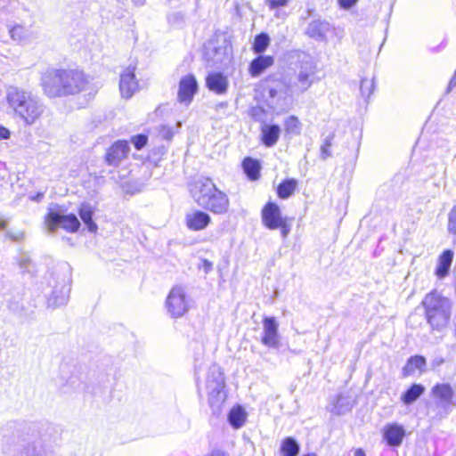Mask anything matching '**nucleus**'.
<instances>
[{
  "label": "nucleus",
  "instance_id": "bf43d9fd",
  "mask_svg": "<svg viewBox=\"0 0 456 456\" xmlns=\"http://www.w3.org/2000/svg\"><path fill=\"white\" fill-rule=\"evenodd\" d=\"M303 456H317L315 453H307L305 455H303Z\"/></svg>",
  "mask_w": 456,
  "mask_h": 456
},
{
  "label": "nucleus",
  "instance_id": "b1692460",
  "mask_svg": "<svg viewBox=\"0 0 456 456\" xmlns=\"http://www.w3.org/2000/svg\"><path fill=\"white\" fill-rule=\"evenodd\" d=\"M330 25L328 21L322 20H314L311 21L306 28V34L318 41H322L330 31Z\"/></svg>",
  "mask_w": 456,
  "mask_h": 456
},
{
  "label": "nucleus",
  "instance_id": "ea45409f",
  "mask_svg": "<svg viewBox=\"0 0 456 456\" xmlns=\"http://www.w3.org/2000/svg\"><path fill=\"white\" fill-rule=\"evenodd\" d=\"M373 90H374L373 79H368V78L362 79L361 85H360V91H361V94L363 97L369 98L370 96V94H372Z\"/></svg>",
  "mask_w": 456,
  "mask_h": 456
},
{
  "label": "nucleus",
  "instance_id": "6e6d98bb",
  "mask_svg": "<svg viewBox=\"0 0 456 456\" xmlns=\"http://www.w3.org/2000/svg\"><path fill=\"white\" fill-rule=\"evenodd\" d=\"M453 326H454L453 335L456 338V316L453 319Z\"/></svg>",
  "mask_w": 456,
  "mask_h": 456
},
{
  "label": "nucleus",
  "instance_id": "a18cd8bd",
  "mask_svg": "<svg viewBox=\"0 0 456 456\" xmlns=\"http://www.w3.org/2000/svg\"><path fill=\"white\" fill-rule=\"evenodd\" d=\"M167 20L169 24L179 27L184 22V15L181 12H175L168 15Z\"/></svg>",
  "mask_w": 456,
  "mask_h": 456
},
{
  "label": "nucleus",
  "instance_id": "393cba45",
  "mask_svg": "<svg viewBox=\"0 0 456 456\" xmlns=\"http://www.w3.org/2000/svg\"><path fill=\"white\" fill-rule=\"evenodd\" d=\"M273 64V58L269 55H259L251 61L248 68L250 75L259 77L266 69Z\"/></svg>",
  "mask_w": 456,
  "mask_h": 456
},
{
  "label": "nucleus",
  "instance_id": "423d86ee",
  "mask_svg": "<svg viewBox=\"0 0 456 456\" xmlns=\"http://www.w3.org/2000/svg\"><path fill=\"white\" fill-rule=\"evenodd\" d=\"M435 400L434 407L428 410L433 420L445 419L456 407V394L449 383H437L430 391Z\"/></svg>",
  "mask_w": 456,
  "mask_h": 456
},
{
  "label": "nucleus",
  "instance_id": "37998d69",
  "mask_svg": "<svg viewBox=\"0 0 456 456\" xmlns=\"http://www.w3.org/2000/svg\"><path fill=\"white\" fill-rule=\"evenodd\" d=\"M4 238L14 242H20L24 240L25 232L21 230H8L4 233Z\"/></svg>",
  "mask_w": 456,
  "mask_h": 456
},
{
  "label": "nucleus",
  "instance_id": "0eeeda50",
  "mask_svg": "<svg viewBox=\"0 0 456 456\" xmlns=\"http://www.w3.org/2000/svg\"><path fill=\"white\" fill-rule=\"evenodd\" d=\"M61 83V87L48 86V92L53 95L75 94L84 90L87 80L82 71L77 69H61L53 77Z\"/></svg>",
  "mask_w": 456,
  "mask_h": 456
},
{
  "label": "nucleus",
  "instance_id": "1a4fd4ad",
  "mask_svg": "<svg viewBox=\"0 0 456 456\" xmlns=\"http://www.w3.org/2000/svg\"><path fill=\"white\" fill-rule=\"evenodd\" d=\"M263 224L270 230L280 228L282 238H286L290 232V225L287 218L281 216L279 206L273 202H268L262 209Z\"/></svg>",
  "mask_w": 456,
  "mask_h": 456
},
{
  "label": "nucleus",
  "instance_id": "a878e982",
  "mask_svg": "<svg viewBox=\"0 0 456 456\" xmlns=\"http://www.w3.org/2000/svg\"><path fill=\"white\" fill-rule=\"evenodd\" d=\"M427 365L426 358L422 355H414L411 356L404 367L403 368L402 373L403 377H408L413 375L414 372L418 370L420 372L425 371V368Z\"/></svg>",
  "mask_w": 456,
  "mask_h": 456
},
{
  "label": "nucleus",
  "instance_id": "f257e3e1",
  "mask_svg": "<svg viewBox=\"0 0 456 456\" xmlns=\"http://www.w3.org/2000/svg\"><path fill=\"white\" fill-rule=\"evenodd\" d=\"M1 432L4 439L9 440V432H12L25 443L22 456H47L53 428L47 421H9Z\"/></svg>",
  "mask_w": 456,
  "mask_h": 456
},
{
  "label": "nucleus",
  "instance_id": "3c124183",
  "mask_svg": "<svg viewBox=\"0 0 456 456\" xmlns=\"http://www.w3.org/2000/svg\"><path fill=\"white\" fill-rule=\"evenodd\" d=\"M10 137V132L7 128L0 126V139H7Z\"/></svg>",
  "mask_w": 456,
  "mask_h": 456
},
{
  "label": "nucleus",
  "instance_id": "c756f323",
  "mask_svg": "<svg viewBox=\"0 0 456 456\" xmlns=\"http://www.w3.org/2000/svg\"><path fill=\"white\" fill-rule=\"evenodd\" d=\"M79 216L84 224L86 225L90 232H96L98 230L97 224L93 220L94 209L86 203H83L78 210Z\"/></svg>",
  "mask_w": 456,
  "mask_h": 456
},
{
  "label": "nucleus",
  "instance_id": "f3484780",
  "mask_svg": "<svg viewBox=\"0 0 456 456\" xmlns=\"http://www.w3.org/2000/svg\"><path fill=\"white\" fill-rule=\"evenodd\" d=\"M405 436V428L398 423H387L382 429L383 439L389 447H399Z\"/></svg>",
  "mask_w": 456,
  "mask_h": 456
},
{
  "label": "nucleus",
  "instance_id": "13d9d810",
  "mask_svg": "<svg viewBox=\"0 0 456 456\" xmlns=\"http://www.w3.org/2000/svg\"><path fill=\"white\" fill-rule=\"evenodd\" d=\"M140 191V188H139V187H136V188H134V189H131V193L133 194V193H134V192H136V191Z\"/></svg>",
  "mask_w": 456,
  "mask_h": 456
},
{
  "label": "nucleus",
  "instance_id": "c9c22d12",
  "mask_svg": "<svg viewBox=\"0 0 456 456\" xmlns=\"http://www.w3.org/2000/svg\"><path fill=\"white\" fill-rule=\"evenodd\" d=\"M284 130L286 134L297 135L301 131V123L297 117L289 116L284 120Z\"/></svg>",
  "mask_w": 456,
  "mask_h": 456
},
{
  "label": "nucleus",
  "instance_id": "5fc2aeb1",
  "mask_svg": "<svg viewBox=\"0 0 456 456\" xmlns=\"http://www.w3.org/2000/svg\"><path fill=\"white\" fill-rule=\"evenodd\" d=\"M163 136L165 139L169 140L172 137V132L167 130Z\"/></svg>",
  "mask_w": 456,
  "mask_h": 456
},
{
  "label": "nucleus",
  "instance_id": "ddd939ff",
  "mask_svg": "<svg viewBox=\"0 0 456 456\" xmlns=\"http://www.w3.org/2000/svg\"><path fill=\"white\" fill-rule=\"evenodd\" d=\"M264 92L268 104L275 107L288 96L290 92L289 85L281 80H268L264 87Z\"/></svg>",
  "mask_w": 456,
  "mask_h": 456
},
{
  "label": "nucleus",
  "instance_id": "20e7f679",
  "mask_svg": "<svg viewBox=\"0 0 456 456\" xmlns=\"http://www.w3.org/2000/svg\"><path fill=\"white\" fill-rule=\"evenodd\" d=\"M425 316L432 330H444L452 317V302L437 291H431L422 300Z\"/></svg>",
  "mask_w": 456,
  "mask_h": 456
},
{
  "label": "nucleus",
  "instance_id": "58836bf2",
  "mask_svg": "<svg viewBox=\"0 0 456 456\" xmlns=\"http://www.w3.org/2000/svg\"><path fill=\"white\" fill-rule=\"evenodd\" d=\"M10 35L13 40L23 41L28 37L29 32L25 27L16 25L10 28Z\"/></svg>",
  "mask_w": 456,
  "mask_h": 456
},
{
  "label": "nucleus",
  "instance_id": "2eb2a0df",
  "mask_svg": "<svg viewBox=\"0 0 456 456\" xmlns=\"http://www.w3.org/2000/svg\"><path fill=\"white\" fill-rule=\"evenodd\" d=\"M199 86L196 77L192 74H188L180 79L178 86L177 100L180 103L188 106L193 100L198 92Z\"/></svg>",
  "mask_w": 456,
  "mask_h": 456
},
{
  "label": "nucleus",
  "instance_id": "9b49d317",
  "mask_svg": "<svg viewBox=\"0 0 456 456\" xmlns=\"http://www.w3.org/2000/svg\"><path fill=\"white\" fill-rule=\"evenodd\" d=\"M315 72L316 67L314 61L310 58L303 60L295 80H291L289 84L290 92L304 93L306 91L314 82Z\"/></svg>",
  "mask_w": 456,
  "mask_h": 456
},
{
  "label": "nucleus",
  "instance_id": "79ce46f5",
  "mask_svg": "<svg viewBox=\"0 0 456 456\" xmlns=\"http://www.w3.org/2000/svg\"><path fill=\"white\" fill-rule=\"evenodd\" d=\"M447 230L450 234L456 236V205L448 213Z\"/></svg>",
  "mask_w": 456,
  "mask_h": 456
},
{
  "label": "nucleus",
  "instance_id": "4468645a",
  "mask_svg": "<svg viewBox=\"0 0 456 456\" xmlns=\"http://www.w3.org/2000/svg\"><path fill=\"white\" fill-rule=\"evenodd\" d=\"M279 324L274 317H265L263 320V335L261 343L272 349H279L281 346Z\"/></svg>",
  "mask_w": 456,
  "mask_h": 456
},
{
  "label": "nucleus",
  "instance_id": "aec40b11",
  "mask_svg": "<svg viewBox=\"0 0 456 456\" xmlns=\"http://www.w3.org/2000/svg\"><path fill=\"white\" fill-rule=\"evenodd\" d=\"M211 222L210 216L202 210H194L185 216V224L191 231L204 230Z\"/></svg>",
  "mask_w": 456,
  "mask_h": 456
},
{
  "label": "nucleus",
  "instance_id": "8fccbe9b",
  "mask_svg": "<svg viewBox=\"0 0 456 456\" xmlns=\"http://www.w3.org/2000/svg\"><path fill=\"white\" fill-rule=\"evenodd\" d=\"M202 267L204 269V272L208 273L212 270L213 264L210 261L204 259L202 262Z\"/></svg>",
  "mask_w": 456,
  "mask_h": 456
},
{
  "label": "nucleus",
  "instance_id": "7c9ffc66",
  "mask_svg": "<svg viewBox=\"0 0 456 456\" xmlns=\"http://www.w3.org/2000/svg\"><path fill=\"white\" fill-rule=\"evenodd\" d=\"M242 167L245 174L250 180L255 181L258 179L260 175V165L256 159L250 157L245 158L242 162Z\"/></svg>",
  "mask_w": 456,
  "mask_h": 456
},
{
  "label": "nucleus",
  "instance_id": "c03bdc74",
  "mask_svg": "<svg viewBox=\"0 0 456 456\" xmlns=\"http://www.w3.org/2000/svg\"><path fill=\"white\" fill-rule=\"evenodd\" d=\"M148 142V136L143 134H139L134 136H132L131 142L134 144V148L138 151L142 150Z\"/></svg>",
  "mask_w": 456,
  "mask_h": 456
},
{
  "label": "nucleus",
  "instance_id": "412c9836",
  "mask_svg": "<svg viewBox=\"0 0 456 456\" xmlns=\"http://www.w3.org/2000/svg\"><path fill=\"white\" fill-rule=\"evenodd\" d=\"M206 86L216 94H224L228 90L229 81L223 73L211 72L206 77Z\"/></svg>",
  "mask_w": 456,
  "mask_h": 456
},
{
  "label": "nucleus",
  "instance_id": "f03ea898",
  "mask_svg": "<svg viewBox=\"0 0 456 456\" xmlns=\"http://www.w3.org/2000/svg\"><path fill=\"white\" fill-rule=\"evenodd\" d=\"M6 100L14 113L28 126L35 124L45 110L43 102L37 95L17 86L7 89Z\"/></svg>",
  "mask_w": 456,
  "mask_h": 456
},
{
  "label": "nucleus",
  "instance_id": "6e6552de",
  "mask_svg": "<svg viewBox=\"0 0 456 456\" xmlns=\"http://www.w3.org/2000/svg\"><path fill=\"white\" fill-rule=\"evenodd\" d=\"M206 387L209 406L214 413L218 412L226 400L224 377L220 367L213 365L209 369Z\"/></svg>",
  "mask_w": 456,
  "mask_h": 456
},
{
  "label": "nucleus",
  "instance_id": "09e8293b",
  "mask_svg": "<svg viewBox=\"0 0 456 456\" xmlns=\"http://www.w3.org/2000/svg\"><path fill=\"white\" fill-rule=\"evenodd\" d=\"M9 224V220L2 216H0V232H6L7 226Z\"/></svg>",
  "mask_w": 456,
  "mask_h": 456
},
{
  "label": "nucleus",
  "instance_id": "864d4df0",
  "mask_svg": "<svg viewBox=\"0 0 456 456\" xmlns=\"http://www.w3.org/2000/svg\"><path fill=\"white\" fill-rule=\"evenodd\" d=\"M433 363L436 366H439L444 363V359L443 358L436 359V360H434Z\"/></svg>",
  "mask_w": 456,
  "mask_h": 456
},
{
  "label": "nucleus",
  "instance_id": "4c0bfd02",
  "mask_svg": "<svg viewBox=\"0 0 456 456\" xmlns=\"http://www.w3.org/2000/svg\"><path fill=\"white\" fill-rule=\"evenodd\" d=\"M17 264L21 273H32L35 269V265L27 254H20L17 257Z\"/></svg>",
  "mask_w": 456,
  "mask_h": 456
},
{
  "label": "nucleus",
  "instance_id": "603ef678",
  "mask_svg": "<svg viewBox=\"0 0 456 456\" xmlns=\"http://www.w3.org/2000/svg\"><path fill=\"white\" fill-rule=\"evenodd\" d=\"M132 1L137 6L143 5L145 3V0H132Z\"/></svg>",
  "mask_w": 456,
  "mask_h": 456
},
{
  "label": "nucleus",
  "instance_id": "e433bc0d",
  "mask_svg": "<svg viewBox=\"0 0 456 456\" xmlns=\"http://www.w3.org/2000/svg\"><path fill=\"white\" fill-rule=\"evenodd\" d=\"M270 44V37L266 33H260L255 37L253 50L256 53H264Z\"/></svg>",
  "mask_w": 456,
  "mask_h": 456
},
{
  "label": "nucleus",
  "instance_id": "de8ad7c7",
  "mask_svg": "<svg viewBox=\"0 0 456 456\" xmlns=\"http://www.w3.org/2000/svg\"><path fill=\"white\" fill-rule=\"evenodd\" d=\"M358 0H338V5L344 10H349L356 4Z\"/></svg>",
  "mask_w": 456,
  "mask_h": 456
},
{
  "label": "nucleus",
  "instance_id": "052dcab7",
  "mask_svg": "<svg viewBox=\"0 0 456 456\" xmlns=\"http://www.w3.org/2000/svg\"><path fill=\"white\" fill-rule=\"evenodd\" d=\"M42 197H43V193H38V194L37 195V199H40V198H42Z\"/></svg>",
  "mask_w": 456,
  "mask_h": 456
},
{
  "label": "nucleus",
  "instance_id": "bb28decb",
  "mask_svg": "<svg viewBox=\"0 0 456 456\" xmlns=\"http://www.w3.org/2000/svg\"><path fill=\"white\" fill-rule=\"evenodd\" d=\"M426 391V387L422 384H412L401 395V401L404 405L414 403Z\"/></svg>",
  "mask_w": 456,
  "mask_h": 456
},
{
  "label": "nucleus",
  "instance_id": "7ed1b4c3",
  "mask_svg": "<svg viewBox=\"0 0 456 456\" xmlns=\"http://www.w3.org/2000/svg\"><path fill=\"white\" fill-rule=\"evenodd\" d=\"M47 284L45 295L49 307L56 308L65 305L69 299L70 271L67 265L56 266L45 277Z\"/></svg>",
  "mask_w": 456,
  "mask_h": 456
},
{
  "label": "nucleus",
  "instance_id": "5701e85b",
  "mask_svg": "<svg viewBox=\"0 0 456 456\" xmlns=\"http://www.w3.org/2000/svg\"><path fill=\"white\" fill-rule=\"evenodd\" d=\"M453 256L454 253L452 249L444 250L438 256L435 274L439 279H444L449 274Z\"/></svg>",
  "mask_w": 456,
  "mask_h": 456
},
{
  "label": "nucleus",
  "instance_id": "cd10ccee",
  "mask_svg": "<svg viewBox=\"0 0 456 456\" xmlns=\"http://www.w3.org/2000/svg\"><path fill=\"white\" fill-rule=\"evenodd\" d=\"M61 69H50L47 70L42 77L41 85L45 95L51 98L61 97L62 95H53L48 92V86L61 87V83L55 79L53 77L61 72Z\"/></svg>",
  "mask_w": 456,
  "mask_h": 456
},
{
  "label": "nucleus",
  "instance_id": "4d7b16f0",
  "mask_svg": "<svg viewBox=\"0 0 456 456\" xmlns=\"http://www.w3.org/2000/svg\"><path fill=\"white\" fill-rule=\"evenodd\" d=\"M227 106V103L226 102H220L217 107H220V108H224Z\"/></svg>",
  "mask_w": 456,
  "mask_h": 456
},
{
  "label": "nucleus",
  "instance_id": "6ab92c4d",
  "mask_svg": "<svg viewBox=\"0 0 456 456\" xmlns=\"http://www.w3.org/2000/svg\"><path fill=\"white\" fill-rule=\"evenodd\" d=\"M134 67L128 66L120 75L119 89L122 97L130 98L138 88V82L134 76Z\"/></svg>",
  "mask_w": 456,
  "mask_h": 456
},
{
  "label": "nucleus",
  "instance_id": "473e14b6",
  "mask_svg": "<svg viewBox=\"0 0 456 456\" xmlns=\"http://www.w3.org/2000/svg\"><path fill=\"white\" fill-rule=\"evenodd\" d=\"M297 181L294 178L282 181L277 188V194L281 199L289 198L295 191Z\"/></svg>",
  "mask_w": 456,
  "mask_h": 456
},
{
  "label": "nucleus",
  "instance_id": "9d476101",
  "mask_svg": "<svg viewBox=\"0 0 456 456\" xmlns=\"http://www.w3.org/2000/svg\"><path fill=\"white\" fill-rule=\"evenodd\" d=\"M165 306L171 318L183 316L189 310V301L184 289L181 286L172 288L167 297Z\"/></svg>",
  "mask_w": 456,
  "mask_h": 456
},
{
  "label": "nucleus",
  "instance_id": "f8f14e48",
  "mask_svg": "<svg viewBox=\"0 0 456 456\" xmlns=\"http://www.w3.org/2000/svg\"><path fill=\"white\" fill-rule=\"evenodd\" d=\"M45 224L50 232H54L58 227L69 232H75L80 227V222L76 215H63L53 210H50L46 215Z\"/></svg>",
  "mask_w": 456,
  "mask_h": 456
},
{
  "label": "nucleus",
  "instance_id": "f704fd0d",
  "mask_svg": "<svg viewBox=\"0 0 456 456\" xmlns=\"http://www.w3.org/2000/svg\"><path fill=\"white\" fill-rule=\"evenodd\" d=\"M5 301L7 303L8 309L14 314H20L24 309L22 296L20 292H16V294L6 297Z\"/></svg>",
  "mask_w": 456,
  "mask_h": 456
},
{
  "label": "nucleus",
  "instance_id": "72a5a7b5",
  "mask_svg": "<svg viewBox=\"0 0 456 456\" xmlns=\"http://www.w3.org/2000/svg\"><path fill=\"white\" fill-rule=\"evenodd\" d=\"M351 406L346 398L339 394L336 396V400L330 407V411L334 415H342L350 411Z\"/></svg>",
  "mask_w": 456,
  "mask_h": 456
},
{
  "label": "nucleus",
  "instance_id": "39448f33",
  "mask_svg": "<svg viewBox=\"0 0 456 456\" xmlns=\"http://www.w3.org/2000/svg\"><path fill=\"white\" fill-rule=\"evenodd\" d=\"M192 197L200 208L214 214L224 215L228 212L230 206L228 196L216 188L209 179L195 184Z\"/></svg>",
  "mask_w": 456,
  "mask_h": 456
},
{
  "label": "nucleus",
  "instance_id": "680f3d73",
  "mask_svg": "<svg viewBox=\"0 0 456 456\" xmlns=\"http://www.w3.org/2000/svg\"><path fill=\"white\" fill-rule=\"evenodd\" d=\"M455 456H456V454H455Z\"/></svg>",
  "mask_w": 456,
  "mask_h": 456
},
{
  "label": "nucleus",
  "instance_id": "2f4dec72",
  "mask_svg": "<svg viewBox=\"0 0 456 456\" xmlns=\"http://www.w3.org/2000/svg\"><path fill=\"white\" fill-rule=\"evenodd\" d=\"M280 451L283 456H297L300 445L294 437L288 436L281 441Z\"/></svg>",
  "mask_w": 456,
  "mask_h": 456
},
{
  "label": "nucleus",
  "instance_id": "dca6fc26",
  "mask_svg": "<svg viewBox=\"0 0 456 456\" xmlns=\"http://www.w3.org/2000/svg\"><path fill=\"white\" fill-rule=\"evenodd\" d=\"M129 151V142L126 140H118L107 150L105 161L109 166L118 167L127 158Z\"/></svg>",
  "mask_w": 456,
  "mask_h": 456
},
{
  "label": "nucleus",
  "instance_id": "4be33fe9",
  "mask_svg": "<svg viewBox=\"0 0 456 456\" xmlns=\"http://www.w3.org/2000/svg\"><path fill=\"white\" fill-rule=\"evenodd\" d=\"M281 127L276 124H265L261 126V141L266 147L274 146L281 135Z\"/></svg>",
  "mask_w": 456,
  "mask_h": 456
},
{
  "label": "nucleus",
  "instance_id": "a19ab883",
  "mask_svg": "<svg viewBox=\"0 0 456 456\" xmlns=\"http://www.w3.org/2000/svg\"><path fill=\"white\" fill-rule=\"evenodd\" d=\"M334 138L333 134L327 136L324 140V142L321 146V157L322 159H326L327 158L331 156L330 147L332 145V140Z\"/></svg>",
  "mask_w": 456,
  "mask_h": 456
},
{
  "label": "nucleus",
  "instance_id": "49530a36",
  "mask_svg": "<svg viewBox=\"0 0 456 456\" xmlns=\"http://www.w3.org/2000/svg\"><path fill=\"white\" fill-rule=\"evenodd\" d=\"M289 0H267L270 9L286 6Z\"/></svg>",
  "mask_w": 456,
  "mask_h": 456
},
{
  "label": "nucleus",
  "instance_id": "a211bd4d",
  "mask_svg": "<svg viewBox=\"0 0 456 456\" xmlns=\"http://www.w3.org/2000/svg\"><path fill=\"white\" fill-rule=\"evenodd\" d=\"M228 43L224 39L221 45L217 40H210L205 47V56L208 61H212L214 65L223 63L229 55Z\"/></svg>",
  "mask_w": 456,
  "mask_h": 456
},
{
  "label": "nucleus",
  "instance_id": "c85d7f7f",
  "mask_svg": "<svg viewBox=\"0 0 456 456\" xmlns=\"http://www.w3.org/2000/svg\"><path fill=\"white\" fill-rule=\"evenodd\" d=\"M247 412L240 405L234 406L228 413V422L235 429L240 428L246 421Z\"/></svg>",
  "mask_w": 456,
  "mask_h": 456
}]
</instances>
